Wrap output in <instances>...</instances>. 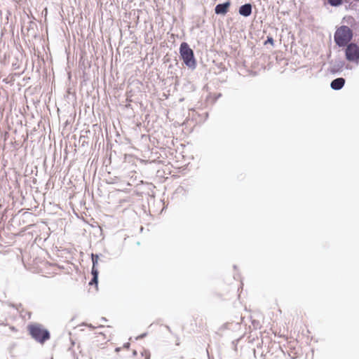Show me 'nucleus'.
<instances>
[{"instance_id":"f257e3e1","label":"nucleus","mask_w":359,"mask_h":359,"mask_svg":"<svg viewBox=\"0 0 359 359\" xmlns=\"http://www.w3.org/2000/svg\"><path fill=\"white\" fill-rule=\"evenodd\" d=\"M28 331L32 337L41 344H43L50 339V332L48 330L43 328V325L39 323L29 325Z\"/></svg>"},{"instance_id":"f03ea898","label":"nucleus","mask_w":359,"mask_h":359,"mask_svg":"<svg viewBox=\"0 0 359 359\" xmlns=\"http://www.w3.org/2000/svg\"><path fill=\"white\" fill-rule=\"evenodd\" d=\"M353 38L352 30L346 25L339 27L335 32L334 39L336 44L339 47H344L348 44Z\"/></svg>"},{"instance_id":"7ed1b4c3","label":"nucleus","mask_w":359,"mask_h":359,"mask_svg":"<svg viewBox=\"0 0 359 359\" xmlns=\"http://www.w3.org/2000/svg\"><path fill=\"white\" fill-rule=\"evenodd\" d=\"M180 53L184 64L187 67L194 69L196 67V60L194 51L190 48L187 43L183 42L181 43Z\"/></svg>"},{"instance_id":"20e7f679","label":"nucleus","mask_w":359,"mask_h":359,"mask_svg":"<svg viewBox=\"0 0 359 359\" xmlns=\"http://www.w3.org/2000/svg\"><path fill=\"white\" fill-rule=\"evenodd\" d=\"M345 55L347 60L358 63L359 60V47L353 43L348 44L345 50Z\"/></svg>"},{"instance_id":"39448f33","label":"nucleus","mask_w":359,"mask_h":359,"mask_svg":"<svg viewBox=\"0 0 359 359\" xmlns=\"http://www.w3.org/2000/svg\"><path fill=\"white\" fill-rule=\"evenodd\" d=\"M230 5L231 3L229 1L217 4L215 8V13L217 15H225L228 12Z\"/></svg>"},{"instance_id":"423d86ee","label":"nucleus","mask_w":359,"mask_h":359,"mask_svg":"<svg viewBox=\"0 0 359 359\" xmlns=\"http://www.w3.org/2000/svg\"><path fill=\"white\" fill-rule=\"evenodd\" d=\"M345 84V79L342 77H339L334 79L331 83L330 87L332 89L335 90H341Z\"/></svg>"},{"instance_id":"0eeeda50","label":"nucleus","mask_w":359,"mask_h":359,"mask_svg":"<svg viewBox=\"0 0 359 359\" xmlns=\"http://www.w3.org/2000/svg\"><path fill=\"white\" fill-rule=\"evenodd\" d=\"M238 13L241 15L248 17L252 13V5L250 4H245L239 8Z\"/></svg>"},{"instance_id":"6e6552de","label":"nucleus","mask_w":359,"mask_h":359,"mask_svg":"<svg viewBox=\"0 0 359 359\" xmlns=\"http://www.w3.org/2000/svg\"><path fill=\"white\" fill-rule=\"evenodd\" d=\"M327 2L332 6H339L342 4L343 0H327Z\"/></svg>"},{"instance_id":"1a4fd4ad","label":"nucleus","mask_w":359,"mask_h":359,"mask_svg":"<svg viewBox=\"0 0 359 359\" xmlns=\"http://www.w3.org/2000/svg\"><path fill=\"white\" fill-rule=\"evenodd\" d=\"M91 258H92V262H93V267H96V265L97 264V262H98V258H99L98 255L92 254Z\"/></svg>"},{"instance_id":"9d476101","label":"nucleus","mask_w":359,"mask_h":359,"mask_svg":"<svg viewBox=\"0 0 359 359\" xmlns=\"http://www.w3.org/2000/svg\"><path fill=\"white\" fill-rule=\"evenodd\" d=\"M91 273L93 277H98V270L96 267H92Z\"/></svg>"},{"instance_id":"9b49d317","label":"nucleus","mask_w":359,"mask_h":359,"mask_svg":"<svg viewBox=\"0 0 359 359\" xmlns=\"http://www.w3.org/2000/svg\"><path fill=\"white\" fill-rule=\"evenodd\" d=\"M97 282H98V277H93V278L90 281L89 284L90 285L95 284L97 285Z\"/></svg>"},{"instance_id":"f8f14e48","label":"nucleus","mask_w":359,"mask_h":359,"mask_svg":"<svg viewBox=\"0 0 359 359\" xmlns=\"http://www.w3.org/2000/svg\"><path fill=\"white\" fill-rule=\"evenodd\" d=\"M271 43V44L273 45V38H272V37H270V36H268V37H267V40H266V41L265 42V43Z\"/></svg>"},{"instance_id":"ddd939ff","label":"nucleus","mask_w":359,"mask_h":359,"mask_svg":"<svg viewBox=\"0 0 359 359\" xmlns=\"http://www.w3.org/2000/svg\"><path fill=\"white\" fill-rule=\"evenodd\" d=\"M146 335H147V334L144 333V334L140 335L139 337H137V339H142V338L144 337Z\"/></svg>"},{"instance_id":"4468645a","label":"nucleus","mask_w":359,"mask_h":359,"mask_svg":"<svg viewBox=\"0 0 359 359\" xmlns=\"http://www.w3.org/2000/svg\"><path fill=\"white\" fill-rule=\"evenodd\" d=\"M146 359H149V356L147 357V358H146Z\"/></svg>"}]
</instances>
